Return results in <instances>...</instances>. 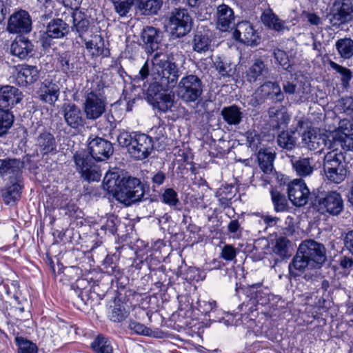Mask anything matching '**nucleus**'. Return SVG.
Instances as JSON below:
<instances>
[{"mask_svg":"<svg viewBox=\"0 0 353 353\" xmlns=\"http://www.w3.org/2000/svg\"><path fill=\"white\" fill-rule=\"evenodd\" d=\"M102 185L117 200L128 203L141 201L145 194V185L128 172L106 173Z\"/></svg>","mask_w":353,"mask_h":353,"instance_id":"f257e3e1","label":"nucleus"},{"mask_svg":"<svg viewBox=\"0 0 353 353\" xmlns=\"http://www.w3.org/2000/svg\"><path fill=\"white\" fill-rule=\"evenodd\" d=\"M181 71L178 65L166 56L157 53L152 59L151 72L148 61H145L136 75L134 81L139 83L151 75L152 81L150 84L159 85L162 88L172 89L176 86Z\"/></svg>","mask_w":353,"mask_h":353,"instance_id":"f03ea898","label":"nucleus"},{"mask_svg":"<svg viewBox=\"0 0 353 353\" xmlns=\"http://www.w3.org/2000/svg\"><path fill=\"white\" fill-rule=\"evenodd\" d=\"M326 261V249L323 244L313 239L305 240L299 245L289 264L290 275L296 278L306 270H319Z\"/></svg>","mask_w":353,"mask_h":353,"instance_id":"7ed1b4c3","label":"nucleus"},{"mask_svg":"<svg viewBox=\"0 0 353 353\" xmlns=\"http://www.w3.org/2000/svg\"><path fill=\"white\" fill-rule=\"evenodd\" d=\"M323 171L330 182L336 184L343 182L348 172L345 154L337 148L328 152L323 158Z\"/></svg>","mask_w":353,"mask_h":353,"instance_id":"20e7f679","label":"nucleus"},{"mask_svg":"<svg viewBox=\"0 0 353 353\" xmlns=\"http://www.w3.org/2000/svg\"><path fill=\"white\" fill-rule=\"evenodd\" d=\"M205 84L201 78L194 74L183 77L177 84L178 97L185 104L200 103Z\"/></svg>","mask_w":353,"mask_h":353,"instance_id":"39448f33","label":"nucleus"},{"mask_svg":"<svg viewBox=\"0 0 353 353\" xmlns=\"http://www.w3.org/2000/svg\"><path fill=\"white\" fill-rule=\"evenodd\" d=\"M76 170L81 177L88 183L98 182L102 176L100 165L89 157L86 150L77 151L73 155Z\"/></svg>","mask_w":353,"mask_h":353,"instance_id":"423d86ee","label":"nucleus"},{"mask_svg":"<svg viewBox=\"0 0 353 353\" xmlns=\"http://www.w3.org/2000/svg\"><path fill=\"white\" fill-rule=\"evenodd\" d=\"M107 98L103 88H98L88 92L85 95L83 103L85 119L95 121L100 118L105 112Z\"/></svg>","mask_w":353,"mask_h":353,"instance_id":"0eeeda50","label":"nucleus"},{"mask_svg":"<svg viewBox=\"0 0 353 353\" xmlns=\"http://www.w3.org/2000/svg\"><path fill=\"white\" fill-rule=\"evenodd\" d=\"M313 205L323 214L328 213L332 216H337L343 210V199L341 194L336 191H328L317 194L313 201Z\"/></svg>","mask_w":353,"mask_h":353,"instance_id":"6e6552de","label":"nucleus"},{"mask_svg":"<svg viewBox=\"0 0 353 353\" xmlns=\"http://www.w3.org/2000/svg\"><path fill=\"white\" fill-rule=\"evenodd\" d=\"M169 90L154 84H149L146 91V99L154 109L164 113L171 110L174 103V95L168 92Z\"/></svg>","mask_w":353,"mask_h":353,"instance_id":"1a4fd4ad","label":"nucleus"},{"mask_svg":"<svg viewBox=\"0 0 353 353\" xmlns=\"http://www.w3.org/2000/svg\"><path fill=\"white\" fill-rule=\"evenodd\" d=\"M86 153L97 161L108 160L114 153L111 141L99 136L90 135L87 141Z\"/></svg>","mask_w":353,"mask_h":353,"instance_id":"9d476101","label":"nucleus"},{"mask_svg":"<svg viewBox=\"0 0 353 353\" xmlns=\"http://www.w3.org/2000/svg\"><path fill=\"white\" fill-rule=\"evenodd\" d=\"M169 27L172 36L181 38L192 29V19L186 9L175 8L169 18Z\"/></svg>","mask_w":353,"mask_h":353,"instance_id":"9b49d317","label":"nucleus"},{"mask_svg":"<svg viewBox=\"0 0 353 353\" xmlns=\"http://www.w3.org/2000/svg\"><path fill=\"white\" fill-rule=\"evenodd\" d=\"M353 6L350 0H336L327 14L332 26L339 28L353 19Z\"/></svg>","mask_w":353,"mask_h":353,"instance_id":"f8f14e48","label":"nucleus"},{"mask_svg":"<svg viewBox=\"0 0 353 353\" xmlns=\"http://www.w3.org/2000/svg\"><path fill=\"white\" fill-rule=\"evenodd\" d=\"M134 142L129 148V154L136 160L148 158L154 150V141L151 137L144 133L133 132Z\"/></svg>","mask_w":353,"mask_h":353,"instance_id":"ddd939ff","label":"nucleus"},{"mask_svg":"<svg viewBox=\"0 0 353 353\" xmlns=\"http://www.w3.org/2000/svg\"><path fill=\"white\" fill-rule=\"evenodd\" d=\"M260 84L256 90V100L259 104L268 100L272 103H281L284 100L285 96L278 81L266 80Z\"/></svg>","mask_w":353,"mask_h":353,"instance_id":"4468645a","label":"nucleus"},{"mask_svg":"<svg viewBox=\"0 0 353 353\" xmlns=\"http://www.w3.org/2000/svg\"><path fill=\"white\" fill-rule=\"evenodd\" d=\"M61 84L54 77L48 75L37 91L39 99L46 103L54 105L60 95Z\"/></svg>","mask_w":353,"mask_h":353,"instance_id":"2eb2a0df","label":"nucleus"},{"mask_svg":"<svg viewBox=\"0 0 353 353\" xmlns=\"http://www.w3.org/2000/svg\"><path fill=\"white\" fill-rule=\"evenodd\" d=\"M163 32L159 28L148 26L142 30L140 34V45L148 54L157 51L161 46Z\"/></svg>","mask_w":353,"mask_h":353,"instance_id":"dca6fc26","label":"nucleus"},{"mask_svg":"<svg viewBox=\"0 0 353 353\" xmlns=\"http://www.w3.org/2000/svg\"><path fill=\"white\" fill-rule=\"evenodd\" d=\"M6 30L12 34L29 33L32 30V19L29 13L23 10L14 12L8 19Z\"/></svg>","mask_w":353,"mask_h":353,"instance_id":"f3484780","label":"nucleus"},{"mask_svg":"<svg viewBox=\"0 0 353 353\" xmlns=\"http://www.w3.org/2000/svg\"><path fill=\"white\" fill-rule=\"evenodd\" d=\"M270 68L261 58L254 59L245 72L247 81L250 83H261L270 76Z\"/></svg>","mask_w":353,"mask_h":353,"instance_id":"a211bd4d","label":"nucleus"},{"mask_svg":"<svg viewBox=\"0 0 353 353\" xmlns=\"http://www.w3.org/2000/svg\"><path fill=\"white\" fill-rule=\"evenodd\" d=\"M234 36L236 40L245 45L254 46L260 43L261 37L253 28L252 25L247 21L237 23Z\"/></svg>","mask_w":353,"mask_h":353,"instance_id":"6ab92c4d","label":"nucleus"},{"mask_svg":"<svg viewBox=\"0 0 353 353\" xmlns=\"http://www.w3.org/2000/svg\"><path fill=\"white\" fill-rule=\"evenodd\" d=\"M61 112L66 124L72 129H78L85 124L81 108L74 103H64L61 107Z\"/></svg>","mask_w":353,"mask_h":353,"instance_id":"aec40b11","label":"nucleus"},{"mask_svg":"<svg viewBox=\"0 0 353 353\" xmlns=\"http://www.w3.org/2000/svg\"><path fill=\"white\" fill-rule=\"evenodd\" d=\"M16 81L21 87H29L40 78V70L36 65L21 64L16 66Z\"/></svg>","mask_w":353,"mask_h":353,"instance_id":"412c9836","label":"nucleus"},{"mask_svg":"<svg viewBox=\"0 0 353 353\" xmlns=\"http://www.w3.org/2000/svg\"><path fill=\"white\" fill-rule=\"evenodd\" d=\"M288 199L296 206H303L308 201L310 190L302 179H295L288 185Z\"/></svg>","mask_w":353,"mask_h":353,"instance_id":"4be33fe9","label":"nucleus"},{"mask_svg":"<svg viewBox=\"0 0 353 353\" xmlns=\"http://www.w3.org/2000/svg\"><path fill=\"white\" fill-rule=\"evenodd\" d=\"M23 95L19 88L12 85L0 87V110H10L23 99Z\"/></svg>","mask_w":353,"mask_h":353,"instance_id":"5701e85b","label":"nucleus"},{"mask_svg":"<svg viewBox=\"0 0 353 353\" xmlns=\"http://www.w3.org/2000/svg\"><path fill=\"white\" fill-rule=\"evenodd\" d=\"M34 142L37 150L39 151L42 157L54 154L57 152L56 139L49 130H43L39 132L34 139Z\"/></svg>","mask_w":353,"mask_h":353,"instance_id":"b1692460","label":"nucleus"},{"mask_svg":"<svg viewBox=\"0 0 353 353\" xmlns=\"http://www.w3.org/2000/svg\"><path fill=\"white\" fill-rule=\"evenodd\" d=\"M24 162L15 158L0 159V176L2 178L8 176L14 181L21 179L22 169Z\"/></svg>","mask_w":353,"mask_h":353,"instance_id":"393cba45","label":"nucleus"},{"mask_svg":"<svg viewBox=\"0 0 353 353\" xmlns=\"http://www.w3.org/2000/svg\"><path fill=\"white\" fill-rule=\"evenodd\" d=\"M12 55L25 59L34 55V46L30 40L23 36H18L10 47Z\"/></svg>","mask_w":353,"mask_h":353,"instance_id":"a878e982","label":"nucleus"},{"mask_svg":"<svg viewBox=\"0 0 353 353\" xmlns=\"http://www.w3.org/2000/svg\"><path fill=\"white\" fill-rule=\"evenodd\" d=\"M217 28L223 31H227L235 25V17L233 10L228 5L221 4L216 9Z\"/></svg>","mask_w":353,"mask_h":353,"instance_id":"bb28decb","label":"nucleus"},{"mask_svg":"<svg viewBox=\"0 0 353 353\" xmlns=\"http://www.w3.org/2000/svg\"><path fill=\"white\" fill-rule=\"evenodd\" d=\"M292 168L296 174L301 177L310 176L314 170V159L309 157H296L288 155Z\"/></svg>","mask_w":353,"mask_h":353,"instance_id":"cd10ccee","label":"nucleus"},{"mask_svg":"<svg viewBox=\"0 0 353 353\" xmlns=\"http://www.w3.org/2000/svg\"><path fill=\"white\" fill-rule=\"evenodd\" d=\"M23 183L22 179L11 181L10 185H7L1 190V196L3 202L6 205H14L19 201L21 196Z\"/></svg>","mask_w":353,"mask_h":353,"instance_id":"c85d7f7f","label":"nucleus"},{"mask_svg":"<svg viewBox=\"0 0 353 353\" xmlns=\"http://www.w3.org/2000/svg\"><path fill=\"white\" fill-rule=\"evenodd\" d=\"M46 30L57 39H63L70 33V26L62 19L55 18L46 24Z\"/></svg>","mask_w":353,"mask_h":353,"instance_id":"c756f323","label":"nucleus"},{"mask_svg":"<svg viewBox=\"0 0 353 353\" xmlns=\"http://www.w3.org/2000/svg\"><path fill=\"white\" fill-rule=\"evenodd\" d=\"M249 293L250 298L247 303V305H250L249 310L252 311L256 305H265L270 302L269 294L259 283L251 285Z\"/></svg>","mask_w":353,"mask_h":353,"instance_id":"7c9ffc66","label":"nucleus"},{"mask_svg":"<svg viewBox=\"0 0 353 353\" xmlns=\"http://www.w3.org/2000/svg\"><path fill=\"white\" fill-rule=\"evenodd\" d=\"M223 121L230 125H238L243 120V113L236 105L223 107L221 111Z\"/></svg>","mask_w":353,"mask_h":353,"instance_id":"2f4dec72","label":"nucleus"},{"mask_svg":"<svg viewBox=\"0 0 353 353\" xmlns=\"http://www.w3.org/2000/svg\"><path fill=\"white\" fill-rule=\"evenodd\" d=\"M214 65L221 78H230L236 75V65L228 59L218 57L214 61Z\"/></svg>","mask_w":353,"mask_h":353,"instance_id":"473e14b6","label":"nucleus"},{"mask_svg":"<svg viewBox=\"0 0 353 353\" xmlns=\"http://www.w3.org/2000/svg\"><path fill=\"white\" fill-rule=\"evenodd\" d=\"M330 141L329 148L332 150L338 149V146L345 151L353 149V134H349L345 131L337 132Z\"/></svg>","mask_w":353,"mask_h":353,"instance_id":"72a5a7b5","label":"nucleus"},{"mask_svg":"<svg viewBox=\"0 0 353 353\" xmlns=\"http://www.w3.org/2000/svg\"><path fill=\"white\" fill-rule=\"evenodd\" d=\"M85 46L93 56L101 55L107 57L110 54L109 49L105 48L104 39L101 35H94L91 40L85 41Z\"/></svg>","mask_w":353,"mask_h":353,"instance_id":"f704fd0d","label":"nucleus"},{"mask_svg":"<svg viewBox=\"0 0 353 353\" xmlns=\"http://www.w3.org/2000/svg\"><path fill=\"white\" fill-rule=\"evenodd\" d=\"M76 57L69 51L60 52L57 54V63L59 68L64 74L74 73L77 68Z\"/></svg>","mask_w":353,"mask_h":353,"instance_id":"c9c22d12","label":"nucleus"},{"mask_svg":"<svg viewBox=\"0 0 353 353\" xmlns=\"http://www.w3.org/2000/svg\"><path fill=\"white\" fill-rule=\"evenodd\" d=\"M275 153L269 149H260L257 154L259 166L265 174H270L274 169Z\"/></svg>","mask_w":353,"mask_h":353,"instance_id":"e433bc0d","label":"nucleus"},{"mask_svg":"<svg viewBox=\"0 0 353 353\" xmlns=\"http://www.w3.org/2000/svg\"><path fill=\"white\" fill-rule=\"evenodd\" d=\"M212 40L208 32L196 31L192 40V49L198 53L208 51L211 46Z\"/></svg>","mask_w":353,"mask_h":353,"instance_id":"4c0bfd02","label":"nucleus"},{"mask_svg":"<svg viewBox=\"0 0 353 353\" xmlns=\"http://www.w3.org/2000/svg\"><path fill=\"white\" fill-rule=\"evenodd\" d=\"M296 131L292 130H282L276 137L277 145L287 151L292 150L296 145Z\"/></svg>","mask_w":353,"mask_h":353,"instance_id":"58836bf2","label":"nucleus"},{"mask_svg":"<svg viewBox=\"0 0 353 353\" xmlns=\"http://www.w3.org/2000/svg\"><path fill=\"white\" fill-rule=\"evenodd\" d=\"M261 19L264 26L270 29L278 32L285 29L284 21H281L270 8L266 9L263 12Z\"/></svg>","mask_w":353,"mask_h":353,"instance_id":"ea45409f","label":"nucleus"},{"mask_svg":"<svg viewBox=\"0 0 353 353\" xmlns=\"http://www.w3.org/2000/svg\"><path fill=\"white\" fill-rule=\"evenodd\" d=\"M321 139V134L317 133L314 128H309L302 134V143L310 150H316L320 148Z\"/></svg>","mask_w":353,"mask_h":353,"instance_id":"a19ab883","label":"nucleus"},{"mask_svg":"<svg viewBox=\"0 0 353 353\" xmlns=\"http://www.w3.org/2000/svg\"><path fill=\"white\" fill-rule=\"evenodd\" d=\"M272 55L276 65L289 73L294 72V63L290 61L288 54L285 50L275 48L272 50Z\"/></svg>","mask_w":353,"mask_h":353,"instance_id":"79ce46f5","label":"nucleus"},{"mask_svg":"<svg viewBox=\"0 0 353 353\" xmlns=\"http://www.w3.org/2000/svg\"><path fill=\"white\" fill-rule=\"evenodd\" d=\"M271 200L276 212H287L289 210V203L286 196L276 188L270 190Z\"/></svg>","mask_w":353,"mask_h":353,"instance_id":"37998d69","label":"nucleus"},{"mask_svg":"<svg viewBox=\"0 0 353 353\" xmlns=\"http://www.w3.org/2000/svg\"><path fill=\"white\" fill-rule=\"evenodd\" d=\"M162 3V0H137L138 9L144 15L157 14Z\"/></svg>","mask_w":353,"mask_h":353,"instance_id":"c03bdc74","label":"nucleus"},{"mask_svg":"<svg viewBox=\"0 0 353 353\" xmlns=\"http://www.w3.org/2000/svg\"><path fill=\"white\" fill-rule=\"evenodd\" d=\"M91 347L95 353H113L110 340L102 334H99L94 339Z\"/></svg>","mask_w":353,"mask_h":353,"instance_id":"a18cd8bd","label":"nucleus"},{"mask_svg":"<svg viewBox=\"0 0 353 353\" xmlns=\"http://www.w3.org/2000/svg\"><path fill=\"white\" fill-rule=\"evenodd\" d=\"M336 48L344 59H349L353 56V40L350 38L340 39L336 41Z\"/></svg>","mask_w":353,"mask_h":353,"instance_id":"49530a36","label":"nucleus"},{"mask_svg":"<svg viewBox=\"0 0 353 353\" xmlns=\"http://www.w3.org/2000/svg\"><path fill=\"white\" fill-rule=\"evenodd\" d=\"M72 17L73 26L71 28L72 30L75 28L79 37H82V34L88 32L89 29L90 21L85 17V14L81 12H74Z\"/></svg>","mask_w":353,"mask_h":353,"instance_id":"de8ad7c7","label":"nucleus"},{"mask_svg":"<svg viewBox=\"0 0 353 353\" xmlns=\"http://www.w3.org/2000/svg\"><path fill=\"white\" fill-rule=\"evenodd\" d=\"M14 343L17 347V353H38L39 348L36 343L25 337L17 336Z\"/></svg>","mask_w":353,"mask_h":353,"instance_id":"09e8293b","label":"nucleus"},{"mask_svg":"<svg viewBox=\"0 0 353 353\" xmlns=\"http://www.w3.org/2000/svg\"><path fill=\"white\" fill-rule=\"evenodd\" d=\"M14 121L12 112L0 110V137L6 135L12 128Z\"/></svg>","mask_w":353,"mask_h":353,"instance_id":"8fccbe9b","label":"nucleus"},{"mask_svg":"<svg viewBox=\"0 0 353 353\" xmlns=\"http://www.w3.org/2000/svg\"><path fill=\"white\" fill-rule=\"evenodd\" d=\"M329 64L332 70L341 74L342 86L345 88H347L353 77L352 72L349 68L343 67L333 61H330Z\"/></svg>","mask_w":353,"mask_h":353,"instance_id":"3c124183","label":"nucleus"},{"mask_svg":"<svg viewBox=\"0 0 353 353\" xmlns=\"http://www.w3.org/2000/svg\"><path fill=\"white\" fill-rule=\"evenodd\" d=\"M336 108L340 112L345 114L353 119V97H345L340 99L336 105Z\"/></svg>","mask_w":353,"mask_h":353,"instance_id":"603ef678","label":"nucleus"},{"mask_svg":"<svg viewBox=\"0 0 353 353\" xmlns=\"http://www.w3.org/2000/svg\"><path fill=\"white\" fill-rule=\"evenodd\" d=\"M167 179L166 174L158 170L152 172L150 176V181L148 182V188H150L154 192H159V188L162 185Z\"/></svg>","mask_w":353,"mask_h":353,"instance_id":"864d4df0","label":"nucleus"},{"mask_svg":"<svg viewBox=\"0 0 353 353\" xmlns=\"http://www.w3.org/2000/svg\"><path fill=\"white\" fill-rule=\"evenodd\" d=\"M116 12L121 17H125L132 6L134 0H111Z\"/></svg>","mask_w":353,"mask_h":353,"instance_id":"5fc2aeb1","label":"nucleus"},{"mask_svg":"<svg viewBox=\"0 0 353 353\" xmlns=\"http://www.w3.org/2000/svg\"><path fill=\"white\" fill-rule=\"evenodd\" d=\"M161 201L172 208H176L180 201L178 199V194L173 188H166L161 194Z\"/></svg>","mask_w":353,"mask_h":353,"instance_id":"6e6d98bb","label":"nucleus"},{"mask_svg":"<svg viewBox=\"0 0 353 353\" xmlns=\"http://www.w3.org/2000/svg\"><path fill=\"white\" fill-rule=\"evenodd\" d=\"M234 187L232 185L226 186L224 187V188L221 189L218 192L217 196L219 197V203L222 208H228L232 204L231 201L233 196V193L231 192V190Z\"/></svg>","mask_w":353,"mask_h":353,"instance_id":"4d7b16f0","label":"nucleus"},{"mask_svg":"<svg viewBox=\"0 0 353 353\" xmlns=\"http://www.w3.org/2000/svg\"><path fill=\"white\" fill-rule=\"evenodd\" d=\"M290 243V241L285 237L282 236L277 239L275 245L273 248L274 252L281 259H284L288 256Z\"/></svg>","mask_w":353,"mask_h":353,"instance_id":"13d9d810","label":"nucleus"},{"mask_svg":"<svg viewBox=\"0 0 353 353\" xmlns=\"http://www.w3.org/2000/svg\"><path fill=\"white\" fill-rule=\"evenodd\" d=\"M128 315V312L123 305L115 304L109 314V317L112 321L119 323L124 321Z\"/></svg>","mask_w":353,"mask_h":353,"instance_id":"bf43d9fd","label":"nucleus"},{"mask_svg":"<svg viewBox=\"0 0 353 353\" xmlns=\"http://www.w3.org/2000/svg\"><path fill=\"white\" fill-rule=\"evenodd\" d=\"M128 327L132 330L135 334L143 336H151L152 331L145 325L140 323L135 320L130 319L127 321Z\"/></svg>","mask_w":353,"mask_h":353,"instance_id":"052dcab7","label":"nucleus"},{"mask_svg":"<svg viewBox=\"0 0 353 353\" xmlns=\"http://www.w3.org/2000/svg\"><path fill=\"white\" fill-rule=\"evenodd\" d=\"M88 281L85 279H81L72 284V288L75 290L77 298L80 299L84 304L86 303L85 297L88 296V291L85 290Z\"/></svg>","mask_w":353,"mask_h":353,"instance_id":"680f3d73","label":"nucleus"},{"mask_svg":"<svg viewBox=\"0 0 353 353\" xmlns=\"http://www.w3.org/2000/svg\"><path fill=\"white\" fill-rule=\"evenodd\" d=\"M119 145L122 148H126L129 152V148L132 147L134 142V134L130 133L125 130L120 131L117 136Z\"/></svg>","mask_w":353,"mask_h":353,"instance_id":"e2e57ef3","label":"nucleus"},{"mask_svg":"<svg viewBox=\"0 0 353 353\" xmlns=\"http://www.w3.org/2000/svg\"><path fill=\"white\" fill-rule=\"evenodd\" d=\"M54 39H57L50 35L47 30L40 32L39 42L43 50H48L54 44Z\"/></svg>","mask_w":353,"mask_h":353,"instance_id":"0e129e2a","label":"nucleus"},{"mask_svg":"<svg viewBox=\"0 0 353 353\" xmlns=\"http://www.w3.org/2000/svg\"><path fill=\"white\" fill-rule=\"evenodd\" d=\"M247 142L252 150H256L261 143V135L256 131H248L246 132Z\"/></svg>","mask_w":353,"mask_h":353,"instance_id":"69168bd1","label":"nucleus"},{"mask_svg":"<svg viewBox=\"0 0 353 353\" xmlns=\"http://www.w3.org/2000/svg\"><path fill=\"white\" fill-rule=\"evenodd\" d=\"M228 231L232 234L234 237H240L243 232L241 223L239 219H233L230 221L228 225Z\"/></svg>","mask_w":353,"mask_h":353,"instance_id":"338daca9","label":"nucleus"},{"mask_svg":"<svg viewBox=\"0 0 353 353\" xmlns=\"http://www.w3.org/2000/svg\"><path fill=\"white\" fill-rule=\"evenodd\" d=\"M343 236L344 247L353 256V230H348Z\"/></svg>","mask_w":353,"mask_h":353,"instance_id":"774afa93","label":"nucleus"}]
</instances>
